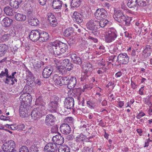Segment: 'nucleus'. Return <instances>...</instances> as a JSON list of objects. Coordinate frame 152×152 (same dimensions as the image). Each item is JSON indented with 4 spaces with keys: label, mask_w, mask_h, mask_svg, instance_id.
<instances>
[{
    "label": "nucleus",
    "mask_w": 152,
    "mask_h": 152,
    "mask_svg": "<svg viewBox=\"0 0 152 152\" xmlns=\"http://www.w3.org/2000/svg\"><path fill=\"white\" fill-rule=\"evenodd\" d=\"M68 48L65 43L61 42L55 41L49 43L48 49L51 52H53L56 56H60L64 53Z\"/></svg>",
    "instance_id": "obj_1"
},
{
    "label": "nucleus",
    "mask_w": 152,
    "mask_h": 152,
    "mask_svg": "<svg viewBox=\"0 0 152 152\" xmlns=\"http://www.w3.org/2000/svg\"><path fill=\"white\" fill-rule=\"evenodd\" d=\"M113 18L116 21L124 25L128 26L130 23V18H126L122 12L120 10L116 11L113 16Z\"/></svg>",
    "instance_id": "obj_2"
},
{
    "label": "nucleus",
    "mask_w": 152,
    "mask_h": 152,
    "mask_svg": "<svg viewBox=\"0 0 152 152\" xmlns=\"http://www.w3.org/2000/svg\"><path fill=\"white\" fill-rule=\"evenodd\" d=\"M45 113V107H38L33 110L31 113V116L33 120H36L44 115Z\"/></svg>",
    "instance_id": "obj_3"
},
{
    "label": "nucleus",
    "mask_w": 152,
    "mask_h": 152,
    "mask_svg": "<svg viewBox=\"0 0 152 152\" xmlns=\"http://www.w3.org/2000/svg\"><path fill=\"white\" fill-rule=\"evenodd\" d=\"M92 67V65L89 63L85 62L83 65V71L82 74L81 80L83 81L86 77L89 75L91 73V69Z\"/></svg>",
    "instance_id": "obj_4"
},
{
    "label": "nucleus",
    "mask_w": 152,
    "mask_h": 152,
    "mask_svg": "<svg viewBox=\"0 0 152 152\" xmlns=\"http://www.w3.org/2000/svg\"><path fill=\"white\" fill-rule=\"evenodd\" d=\"M21 94L20 99L21 103L30 105L32 101L31 96L29 93L24 92V91L21 92Z\"/></svg>",
    "instance_id": "obj_5"
},
{
    "label": "nucleus",
    "mask_w": 152,
    "mask_h": 152,
    "mask_svg": "<svg viewBox=\"0 0 152 152\" xmlns=\"http://www.w3.org/2000/svg\"><path fill=\"white\" fill-rule=\"evenodd\" d=\"M15 142L12 140L7 141L2 146V150L7 152H10L12 151L15 150Z\"/></svg>",
    "instance_id": "obj_6"
},
{
    "label": "nucleus",
    "mask_w": 152,
    "mask_h": 152,
    "mask_svg": "<svg viewBox=\"0 0 152 152\" xmlns=\"http://www.w3.org/2000/svg\"><path fill=\"white\" fill-rule=\"evenodd\" d=\"M55 100L51 101L48 104V110L51 113L58 112L60 106L58 103V97H56Z\"/></svg>",
    "instance_id": "obj_7"
},
{
    "label": "nucleus",
    "mask_w": 152,
    "mask_h": 152,
    "mask_svg": "<svg viewBox=\"0 0 152 152\" xmlns=\"http://www.w3.org/2000/svg\"><path fill=\"white\" fill-rule=\"evenodd\" d=\"M107 15L106 11L102 8L97 10L95 12V16L97 19L98 20L106 18Z\"/></svg>",
    "instance_id": "obj_8"
},
{
    "label": "nucleus",
    "mask_w": 152,
    "mask_h": 152,
    "mask_svg": "<svg viewBox=\"0 0 152 152\" xmlns=\"http://www.w3.org/2000/svg\"><path fill=\"white\" fill-rule=\"evenodd\" d=\"M118 61L120 63L123 64H127L129 60V57L126 53L119 54L117 57Z\"/></svg>",
    "instance_id": "obj_9"
},
{
    "label": "nucleus",
    "mask_w": 152,
    "mask_h": 152,
    "mask_svg": "<svg viewBox=\"0 0 152 152\" xmlns=\"http://www.w3.org/2000/svg\"><path fill=\"white\" fill-rule=\"evenodd\" d=\"M57 149L58 147L56 144L49 143L45 146L44 151L45 152H55Z\"/></svg>",
    "instance_id": "obj_10"
},
{
    "label": "nucleus",
    "mask_w": 152,
    "mask_h": 152,
    "mask_svg": "<svg viewBox=\"0 0 152 152\" xmlns=\"http://www.w3.org/2000/svg\"><path fill=\"white\" fill-rule=\"evenodd\" d=\"M64 107L67 109H72L74 105V99L70 97L66 98L64 101Z\"/></svg>",
    "instance_id": "obj_11"
},
{
    "label": "nucleus",
    "mask_w": 152,
    "mask_h": 152,
    "mask_svg": "<svg viewBox=\"0 0 152 152\" xmlns=\"http://www.w3.org/2000/svg\"><path fill=\"white\" fill-rule=\"evenodd\" d=\"M21 103V105L20 107L19 110V113L20 116L24 118L28 115V107L29 105H26L25 104H22Z\"/></svg>",
    "instance_id": "obj_12"
},
{
    "label": "nucleus",
    "mask_w": 152,
    "mask_h": 152,
    "mask_svg": "<svg viewBox=\"0 0 152 152\" xmlns=\"http://www.w3.org/2000/svg\"><path fill=\"white\" fill-rule=\"evenodd\" d=\"M55 120L56 118L53 115L48 114L46 117L45 123L47 126H51L54 124Z\"/></svg>",
    "instance_id": "obj_13"
},
{
    "label": "nucleus",
    "mask_w": 152,
    "mask_h": 152,
    "mask_svg": "<svg viewBox=\"0 0 152 152\" xmlns=\"http://www.w3.org/2000/svg\"><path fill=\"white\" fill-rule=\"evenodd\" d=\"M96 24L97 20H91L87 22L86 26L88 29L96 31L97 29Z\"/></svg>",
    "instance_id": "obj_14"
},
{
    "label": "nucleus",
    "mask_w": 152,
    "mask_h": 152,
    "mask_svg": "<svg viewBox=\"0 0 152 152\" xmlns=\"http://www.w3.org/2000/svg\"><path fill=\"white\" fill-rule=\"evenodd\" d=\"M39 31L37 30H32L29 36V39L33 41H37L39 39Z\"/></svg>",
    "instance_id": "obj_15"
},
{
    "label": "nucleus",
    "mask_w": 152,
    "mask_h": 152,
    "mask_svg": "<svg viewBox=\"0 0 152 152\" xmlns=\"http://www.w3.org/2000/svg\"><path fill=\"white\" fill-rule=\"evenodd\" d=\"M60 129L61 132L65 134H69L71 131L69 126L66 124H63L60 126Z\"/></svg>",
    "instance_id": "obj_16"
},
{
    "label": "nucleus",
    "mask_w": 152,
    "mask_h": 152,
    "mask_svg": "<svg viewBox=\"0 0 152 152\" xmlns=\"http://www.w3.org/2000/svg\"><path fill=\"white\" fill-rule=\"evenodd\" d=\"M53 71V68L51 66H47L43 70L42 75L44 78H48L50 76Z\"/></svg>",
    "instance_id": "obj_17"
},
{
    "label": "nucleus",
    "mask_w": 152,
    "mask_h": 152,
    "mask_svg": "<svg viewBox=\"0 0 152 152\" xmlns=\"http://www.w3.org/2000/svg\"><path fill=\"white\" fill-rule=\"evenodd\" d=\"M83 14L75 12L73 13L72 17L74 20L78 23H80L83 21Z\"/></svg>",
    "instance_id": "obj_18"
},
{
    "label": "nucleus",
    "mask_w": 152,
    "mask_h": 152,
    "mask_svg": "<svg viewBox=\"0 0 152 152\" xmlns=\"http://www.w3.org/2000/svg\"><path fill=\"white\" fill-rule=\"evenodd\" d=\"M52 140L56 145H60L64 142V138L60 134L53 136L52 138Z\"/></svg>",
    "instance_id": "obj_19"
},
{
    "label": "nucleus",
    "mask_w": 152,
    "mask_h": 152,
    "mask_svg": "<svg viewBox=\"0 0 152 152\" xmlns=\"http://www.w3.org/2000/svg\"><path fill=\"white\" fill-rule=\"evenodd\" d=\"M53 79L57 85L59 86H62V84L63 83V77L59 76L57 74H55L53 77Z\"/></svg>",
    "instance_id": "obj_20"
},
{
    "label": "nucleus",
    "mask_w": 152,
    "mask_h": 152,
    "mask_svg": "<svg viewBox=\"0 0 152 152\" xmlns=\"http://www.w3.org/2000/svg\"><path fill=\"white\" fill-rule=\"evenodd\" d=\"M56 72L59 74L64 75L66 73V67H65V66L59 65V64H56Z\"/></svg>",
    "instance_id": "obj_21"
},
{
    "label": "nucleus",
    "mask_w": 152,
    "mask_h": 152,
    "mask_svg": "<svg viewBox=\"0 0 152 152\" xmlns=\"http://www.w3.org/2000/svg\"><path fill=\"white\" fill-rule=\"evenodd\" d=\"M71 58L72 61L75 64L80 65L82 63L81 59L74 53L71 54Z\"/></svg>",
    "instance_id": "obj_22"
},
{
    "label": "nucleus",
    "mask_w": 152,
    "mask_h": 152,
    "mask_svg": "<svg viewBox=\"0 0 152 152\" xmlns=\"http://www.w3.org/2000/svg\"><path fill=\"white\" fill-rule=\"evenodd\" d=\"M63 2L60 0H53L52 2V7L55 9H60L61 7Z\"/></svg>",
    "instance_id": "obj_23"
},
{
    "label": "nucleus",
    "mask_w": 152,
    "mask_h": 152,
    "mask_svg": "<svg viewBox=\"0 0 152 152\" xmlns=\"http://www.w3.org/2000/svg\"><path fill=\"white\" fill-rule=\"evenodd\" d=\"M39 40L40 41L43 42L45 41L49 38L48 34L46 32L39 31Z\"/></svg>",
    "instance_id": "obj_24"
},
{
    "label": "nucleus",
    "mask_w": 152,
    "mask_h": 152,
    "mask_svg": "<svg viewBox=\"0 0 152 152\" xmlns=\"http://www.w3.org/2000/svg\"><path fill=\"white\" fill-rule=\"evenodd\" d=\"M8 48V46L5 44H0V57L4 56Z\"/></svg>",
    "instance_id": "obj_25"
},
{
    "label": "nucleus",
    "mask_w": 152,
    "mask_h": 152,
    "mask_svg": "<svg viewBox=\"0 0 152 152\" xmlns=\"http://www.w3.org/2000/svg\"><path fill=\"white\" fill-rule=\"evenodd\" d=\"M77 83V80L75 77H71L68 85V88L70 89L73 88Z\"/></svg>",
    "instance_id": "obj_26"
},
{
    "label": "nucleus",
    "mask_w": 152,
    "mask_h": 152,
    "mask_svg": "<svg viewBox=\"0 0 152 152\" xmlns=\"http://www.w3.org/2000/svg\"><path fill=\"white\" fill-rule=\"evenodd\" d=\"M99 21L97 20V28H99L100 27H104L108 23V21L107 20L102 19Z\"/></svg>",
    "instance_id": "obj_27"
},
{
    "label": "nucleus",
    "mask_w": 152,
    "mask_h": 152,
    "mask_svg": "<svg viewBox=\"0 0 152 152\" xmlns=\"http://www.w3.org/2000/svg\"><path fill=\"white\" fill-rule=\"evenodd\" d=\"M151 46L147 45L143 51L142 55L145 57H147L149 56L151 54Z\"/></svg>",
    "instance_id": "obj_28"
},
{
    "label": "nucleus",
    "mask_w": 152,
    "mask_h": 152,
    "mask_svg": "<svg viewBox=\"0 0 152 152\" xmlns=\"http://www.w3.org/2000/svg\"><path fill=\"white\" fill-rule=\"evenodd\" d=\"M117 37V35L105 34V40L107 42H110L114 41Z\"/></svg>",
    "instance_id": "obj_29"
},
{
    "label": "nucleus",
    "mask_w": 152,
    "mask_h": 152,
    "mask_svg": "<svg viewBox=\"0 0 152 152\" xmlns=\"http://www.w3.org/2000/svg\"><path fill=\"white\" fill-rule=\"evenodd\" d=\"M15 18L16 20L23 21L26 20V16L22 13H18L15 15Z\"/></svg>",
    "instance_id": "obj_30"
},
{
    "label": "nucleus",
    "mask_w": 152,
    "mask_h": 152,
    "mask_svg": "<svg viewBox=\"0 0 152 152\" xmlns=\"http://www.w3.org/2000/svg\"><path fill=\"white\" fill-rule=\"evenodd\" d=\"M86 137V136L84 134H80L76 137L75 141L78 144H81L85 140Z\"/></svg>",
    "instance_id": "obj_31"
},
{
    "label": "nucleus",
    "mask_w": 152,
    "mask_h": 152,
    "mask_svg": "<svg viewBox=\"0 0 152 152\" xmlns=\"http://www.w3.org/2000/svg\"><path fill=\"white\" fill-rule=\"evenodd\" d=\"M12 22V19L7 17H5L1 21L2 25L4 26H10Z\"/></svg>",
    "instance_id": "obj_32"
},
{
    "label": "nucleus",
    "mask_w": 152,
    "mask_h": 152,
    "mask_svg": "<svg viewBox=\"0 0 152 152\" xmlns=\"http://www.w3.org/2000/svg\"><path fill=\"white\" fill-rule=\"evenodd\" d=\"M104 33L109 35H117V32L114 28H110L106 29L105 31L103 32V35H105Z\"/></svg>",
    "instance_id": "obj_33"
},
{
    "label": "nucleus",
    "mask_w": 152,
    "mask_h": 152,
    "mask_svg": "<svg viewBox=\"0 0 152 152\" xmlns=\"http://www.w3.org/2000/svg\"><path fill=\"white\" fill-rule=\"evenodd\" d=\"M35 104L36 105H39V107L42 106L45 107V103L43 101L42 98L41 96H39L38 98H37Z\"/></svg>",
    "instance_id": "obj_34"
},
{
    "label": "nucleus",
    "mask_w": 152,
    "mask_h": 152,
    "mask_svg": "<svg viewBox=\"0 0 152 152\" xmlns=\"http://www.w3.org/2000/svg\"><path fill=\"white\" fill-rule=\"evenodd\" d=\"M137 0H129L127 4L129 8L135 9L137 4Z\"/></svg>",
    "instance_id": "obj_35"
},
{
    "label": "nucleus",
    "mask_w": 152,
    "mask_h": 152,
    "mask_svg": "<svg viewBox=\"0 0 152 152\" xmlns=\"http://www.w3.org/2000/svg\"><path fill=\"white\" fill-rule=\"evenodd\" d=\"M69 60L67 59H65L63 61V62L64 64V66L66 65V66L67 67L66 68V70L68 71L72 69L73 67V65L71 63H69Z\"/></svg>",
    "instance_id": "obj_36"
},
{
    "label": "nucleus",
    "mask_w": 152,
    "mask_h": 152,
    "mask_svg": "<svg viewBox=\"0 0 152 152\" xmlns=\"http://www.w3.org/2000/svg\"><path fill=\"white\" fill-rule=\"evenodd\" d=\"M73 32L72 28H69L65 30L64 32V35L66 37H68L72 35Z\"/></svg>",
    "instance_id": "obj_37"
},
{
    "label": "nucleus",
    "mask_w": 152,
    "mask_h": 152,
    "mask_svg": "<svg viewBox=\"0 0 152 152\" xmlns=\"http://www.w3.org/2000/svg\"><path fill=\"white\" fill-rule=\"evenodd\" d=\"M4 11L6 15L9 16H12L13 15V12L12 8L7 7L4 8Z\"/></svg>",
    "instance_id": "obj_38"
},
{
    "label": "nucleus",
    "mask_w": 152,
    "mask_h": 152,
    "mask_svg": "<svg viewBox=\"0 0 152 152\" xmlns=\"http://www.w3.org/2000/svg\"><path fill=\"white\" fill-rule=\"evenodd\" d=\"M82 0H72L71 3L72 7H77L81 4Z\"/></svg>",
    "instance_id": "obj_39"
},
{
    "label": "nucleus",
    "mask_w": 152,
    "mask_h": 152,
    "mask_svg": "<svg viewBox=\"0 0 152 152\" xmlns=\"http://www.w3.org/2000/svg\"><path fill=\"white\" fill-rule=\"evenodd\" d=\"M11 1V0L10 1V6L14 8L18 9L19 7L20 4L21 3L20 2H19L17 0H15V1H12V2Z\"/></svg>",
    "instance_id": "obj_40"
},
{
    "label": "nucleus",
    "mask_w": 152,
    "mask_h": 152,
    "mask_svg": "<svg viewBox=\"0 0 152 152\" xmlns=\"http://www.w3.org/2000/svg\"><path fill=\"white\" fill-rule=\"evenodd\" d=\"M58 152H70V150L67 146H60L58 148Z\"/></svg>",
    "instance_id": "obj_41"
},
{
    "label": "nucleus",
    "mask_w": 152,
    "mask_h": 152,
    "mask_svg": "<svg viewBox=\"0 0 152 152\" xmlns=\"http://www.w3.org/2000/svg\"><path fill=\"white\" fill-rule=\"evenodd\" d=\"M29 24L32 26H36L38 25L39 22L37 18H32L29 22Z\"/></svg>",
    "instance_id": "obj_42"
},
{
    "label": "nucleus",
    "mask_w": 152,
    "mask_h": 152,
    "mask_svg": "<svg viewBox=\"0 0 152 152\" xmlns=\"http://www.w3.org/2000/svg\"><path fill=\"white\" fill-rule=\"evenodd\" d=\"M148 2V0H137V5L141 7L146 6Z\"/></svg>",
    "instance_id": "obj_43"
},
{
    "label": "nucleus",
    "mask_w": 152,
    "mask_h": 152,
    "mask_svg": "<svg viewBox=\"0 0 152 152\" xmlns=\"http://www.w3.org/2000/svg\"><path fill=\"white\" fill-rule=\"evenodd\" d=\"M88 107L91 109H94L95 107V103L93 101L89 100L87 102Z\"/></svg>",
    "instance_id": "obj_44"
},
{
    "label": "nucleus",
    "mask_w": 152,
    "mask_h": 152,
    "mask_svg": "<svg viewBox=\"0 0 152 152\" xmlns=\"http://www.w3.org/2000/svg\"><path fill=\"white\" fill-rule=\"evenodd\" d=\"M50 25L53 27H55L57 24L56 18H53L49 21Z\"/></svg>",
    "instance_id": "obj_45"
},
{
    "label": "nucleus",
    "mask_w": 152,
    "mask_h": 152,
    "mask_svg": "<svg viewBox=\"0 0 152 152\" xmlns=\"http://www.w3.org/2000/svg\"><path fill=\"white\" fill-rule=\"evenodd\" d=\"M41 62L40 61H37L35 63L34 67L36 69V70L37 71L39 68L41 67Z\"/></svg>",
    "instance_id": "obj_46"
},
{
    "label": "nucleus",
    "mask_w": 152,
    "mask_h": 152,
    "mask_svg": "<svg viewBox=\"0 0 152 152\" xmlns=\"http://www.w3.org/2000/svg\"><path fill=\"white\" fill-rule=\"evenodd\" d=\"M19 152H29L27 147L26 146H22L19 149Z\"/></svg>",
    "instance_id": "obj_47"
},
{
    "label": "nucleus",
    "mask_w": 152,
    "mask_h": 152,
    "mask_svg": "<svg viewBox=\"0 0 152 152\" xmlns=\"http://www.w3.org/2000/svg\"><path fill=\"white\" fill-rule=\"evenodd\" d=\"M8 70L7 69H5L4 72L2 71L0 74V78H2L4 76H6L7 74H8Z\"/></svg>",
    "instance_id": "obj_48"
},
{
    "label": "nucleus",
    "mask_w": 152,
    "mask_h": 152,
    "mask_svg": "<svg viewBox=\"0 0 152 152\" xmlns=\"http://www.w3.org/2000/svg\"><path fill=\"white\" fill-rule=\"evenodd\" d=\"M63 82L62 83H63L62 84V86L63 85H67L68 86L70 80L69 79L66 77H63Z\"/></svg>",
    "instance_id": "obj_49"
},
{
    "label": "nucleus",
    "mask_w": 152,
    "mask_h": 152,
    "mask_svg": "<svg viewBox=\"0 0 152 152\" xmlns=\"http://www.w3.org/2000/svg\"><path fill=\"white\" fill-rule=\"evenodd\" d=\"M83 152H93V148L88 147H85L84 148Z\"/></svg>",
    "instance_id": "obj_50"
},
{
    "label": "nucleus",
    "mask_w": 152,
    "mask_h": 152,
    "mask_svg": "<svg viewBox=\"0 0 152 152\" xmlns=\"http://www.w3.org/2000/svg\"><path fill=\"white\" fill-rule=\"evenodd\" d=\"M47 16L48 21L51 20V19L56 18L54 15L51 12L48 13Z\"/></svg>",
    "instance_id": "obj_51"
},
{
    "label": "nucleus",
    "mask_w": 152,
    "mask_h": 152,
    "mask_svg": "<svg viewBox=\"0 0 152 152\" xmlns=\"http://www.w3.org/2000/svg\"><path fill=\"white\" fill-rule=\"evenodd\" d=\"M10 38V36L8 35V34H4L2 37V39L5 41L8 40Z\"/></svg>",
    "instance_id": "obj_52"
},
{
    "label": "nucleus",
    "mask_w": 152,
    "mask_h": 152,
    "mask_svg": "<svg viewBox=\"0 0 152 152\" xmlns=\"http://www.w3.org/2000/svg\"><path fill=\"white\" fill-rule=\"evenodd\" d=\"M65 121L69 123H72L73 122V118L71 117H67L65 120Z\"/></svg>",
    "instance_id": "obj_53"
},
{
    "label": "nucleus",
    "mask_w": 152,
    "mask_h": 152,
    "mask_svg": "<svg viewBox=\"0 0 152 152\" xmlns=\"http://www.w3.org/2000/svg\"><path fill=\"white\" fill-rule=\"evenodd\" d=\"M18 125L16 124H11L10 129L12 130H16L18 129Z\"/></svg>",
    "instance_id": "obj_54"
},
{
    "label": "nucleus",
    "mask_w": 152,
    "mask_h": 152,
    "mask_svg": "<svg viewBox=\"0 0 152 152\" xmlns=\"http://www.w3.org/2000/svg\"><path fill=\"white\" fill-rule=\"evenodd\" d=\"M144 99L145 104L148 105H150L151 104V102L148 98H145Z\"/></svg>",
    "instance_id": "obj_55"
},
{
    "label": "nucleus",
    "mask_w": 152,
    "mask_h": 152,
    "mask_svg": "<svg viewBox=\"0 0 152 152\" xmlns=\"http://www.w3.org/2000/svg\"><path fill=\"white\" fill-rule=\"evenodd\" d=\"M88 38L90 40L93 41L94 43H96L98 41V40L96 38H94L91 36H89Z\"/></svg>",
    "instance_id": "obj_56"
},
{
    "label": "nucleus",
    "mask_w": 152,
    "mask_h": 152,
    "mask_svg": "<svg viewBox=\"0 0 152 152\" xmlns=\"http://www.w3.org/2000/svg\"><path fill=\"white\" fill-rule=\"evenodd\" d=\"M145 114L142 112H140L137 116L136 117L137 119H140L142 117L144 116Z\"/></svg>",
    "instance_id": "obj_57"
},
{
    "label": "nucleus",
    "mask_w": 152,
    "mask_h": 152,
    "mask_svg": "<svg viewBox=\"0 0 152 152\" xmlns=\"http://www.w3.org/2000/svg\"><path fill=\"white\" fill-rule=\"evenodd\" d=\"M0 118L1 120L3 121H7L9 119V118L4 115H1L0 116Z\"/></svg>",
    "instance_id": "obj_58"
},
{
    "label": "nucleus",
    "mask_w": 152,
    "mask_h": 152,
    "mask_svg": "<svg viewBox=\"0 0 152 152\" xmlns=\"http://www.w3.org/2000/svg\"><path fill=\"white\" fill-rule=\"evenodd\" d=\"M134 102V100L133 99H132L130 100V102H128L127 104V106H126V107H130L131 105L133 104Z\"/></svg>",
    "instance_id": "obj_59"
},
{
    "label": "nucleus",
    "mask_w": 152,
    "mask_h": 152,
    "mask_svg": "<svg viewBox=\"0 0 152 152\" xmlns=\"http://www.w3.org/2000/svg\"><path fill=\"white\" fill-rule=\"evenodd\" d=\"M47 0H39V2L40 4L42 5H44L46 2Z\"/></svg>",
    "instance_id": "obj_60"
},
{
    "label": "nucleus",
    "mask_w": 152,
    "mask_h": 152,
    "mask_svg": "<svg viewBox=\"0 0 152 152\" xmlns=\"http://www.w3.org/2000/svg\"><path fill=\"white\" fill-rule=\"evenodd\" d=\"M144 87V86H142L139 91V93L140 95H142L143 94Z\"/></svg>",
    "instance_id": "obj_61"
},
{
    "label": "nucleus",
    "mask_w": 152,
    "mask_h": 152,
    "mask_svg": "<svg viewBox=\"0 0 152 152\" xmlns=\"http://www.w3.org/2000/svg\"><path fill=\"white\" fill-rule=\"evenodd\" d=\"M18 130H23L25 127V125L23 124H20L18 126Z\"/></svg>",
    "instance_id": "obj_62"
},
{
    "label": "nucleus",
    "mask_w": 152,
    "mask_h": 152,
    "mask_svg": "<svg viewBox=\"0 0 152 152\" xmlns=\"http://www.w3.org/2000/svg\"><path fill=\"white\" fill-rule=\"evenodd\" d=\"M118 102V105L121 108L124 106V101H119Z\"/></svg>",
    "instance_id": "obj_63"
},
{
    "label": "nucleus",
    "mask_w": 152,
    "mask_h": 152,
    "mask_svg": "<svg viewBox=\"0 0 152 152\" xmlns=\"http://www.w3.org/2000/svg\"><path fill=\"white\" fill-rule=\"evenodd\" d=\"M11 79L6 78L4 80V82L5 83L10 85V83L11 82Z\"/></svg>",
    "instance_id": "obj_64"
}]
</instances>
